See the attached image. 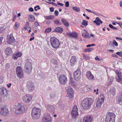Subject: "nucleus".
Returning a JSON list of instances; mask_svg holds the SVG:
<instances>
[{
	"label": "nucleus",
	"instance_id": "f257e3e1",
	"mask_svg": "<svg viewBox=\"0 0 122 122\" xmlns=\"http://www.w3.org/2000/svg\"><path fill=\"white\" fill-rule=\"evenodd\" d=\"M92 103L93 100L92 98H86L82 101L81 106L83 109H88L90 107Z\"/></svg>",
	"mask_w": 122,
	"mask_h": 122
},
{
	"label": "nucleus",
	"instance_id": "f03ea898",
	"mask_svg": "<svg viewBox=\"0 0 122 122\" xmlns=\"http://www.w3.org/2000/svg\"><path fill=\"white\" fill-rule=\"evenodd\" d=\"M41 112V110L39 108H33L32 110L31 113L32 118L34 119L39 118L40 117Z\"/></svg>",
	"mask_w": 122,
	"mask_h": 122
},
{
	"label": "nucleus",
	"instance_id": "7ed1b4c3",
	"mask_svg": "<svg viewBox=\"0 0 122 122\" xmlns=\"http://www.w3.org/2000/svg\"><path fill=\"white\" fill-rule=\"evenodd\" d=\"M50 41L52 46L54 48H58L60 45V43L59 40L55 37H51Z\"/></svg>",
	"mask_w": 122,
	"mask_h": 122
},
{
	"label": "nucleus",
	"instance_id": "20e7f679",
	"mask_svg": "<svg viewBox=\"0 0 122 122\" xmlns=\"http://www.w3.org/2000/svg\"><path fill=\"white\" fill-rule=\"evenodd\" d=\"M115 117L116 115L114 113L108 112L105 118L106 122H115Z\"/></svg>",
	"mask_w": 122,
	"mask_h": 122
},
{
	"label": "nucleus",
	"instance_id": "39448f33",
	"mask_svg": "<svg viewBox=\"0 0 122 122\" xmlns=\"http://www.w3.org/2000/svg\"><path fill=\"white\" fill-rule=\"evenodd\" d=\"M25 108L24 106L20 104L16 106V109L15 111V113L17 114H20L24 112Z\"/></svg>",
	"mask_w": 122,
	"mask_h": 122
},
{
	"label": "nucleus",
	"instance_id": "423d86ee",
	"mask_svg": "<svg viewBox=\"0 0 122 122\" xmlns=\"http://www.w3.org/2000/svg\"><path fill=\"white\" fill-rule=\"evenodd\" d=\"M25 68L26 72L29 74L30 73L32 69L31 62L29 61L26 62L25 65Z\"/></svg>",
	"mask_w": 122,
	"mask_h": 122
},
{
	"label": "nucleus",
	"instance_id": "0eeeda50",
	"mask_svg": "<svg viewBox=\"0 0 122 122\" xmlns=\"http://www.w3.org/2000/svg\"><path fill=\"white\" fill-rule=\"evenodd\" d=\"M81 77V72L79 69H77L73 73V78L75 80L78 81Z\"/></svg>",
	"mask_w": 122,
	"mask_h": 122
},
{
	"label": "nucleus",
	"instance_id": "6e6552de",
	"mask_svg": "<svg viewBox=\"0 0 122 122\" xmlns=\"http://www.w3.org/2000/svg\"><path fill=\"white\" fill-rule=\"evenodd\" d=\"M42 120L44 122H52V118L49 114L46 113L44 115Z\"/></svg>",
	"mask_w": 122,
	"mask_h": 122
},
{
	"label": "nucleus",
	"instance_id": "1a4fd4ad",
	"mask_svg": "<svg viewBox=\"0 0 122 122\" xmlns=\"http://www.w3.org/2000/svg\"><path fill=\"white\" fill-rule=\"evenodd\" d=\"M101 98L99 99L96 103V107L98 109H100L101 107L102 104L104 101L105 97L103 95H101L100 96Z\"/></svg>",
	"mask_w": 122,
	"mask_h": 122
},
{
	"label": "nucleus",
	"instance_id": "9d476101",
	"mask_svg": "<svg viewBox=\"0 0 122 122\" xmlns=\"http://www.w3.org/2000/svg\"><path fill=\"white\" fill-rule=\"evenodd\" d=\"M0 114L3 116L8 115L9 111L8 109L5 107H0Z\"/></svg>",
	"mask_w": 122,
	"mask_h": 122
},
{
	"label": "nucleus",
	"instance_id": "9b49d317",
	"mask_svg": "<svg viewBox=\"0 0 122 122\" xmlns=\"http://www.w3.org/2000/svg\"><path fill=\"white\" fill-rule=\"evenodd\" d=\"M77 110L78 108L77 106L75 105L73 108L71 113L72 117L73 118H76L78 116V114Z\"/></svg>",
	"mask_w": 122,
	"mask_h": 122
},
{
	"label": "nucleus",
	"instance_id": "f8f14e48",
	"mask_svg": "<svg viewBox=\"0 0 122 122\" xmlns=\"http://www.w3.org/2000/svg\"><path fill=\"white\" fill-rule=\"evenodd\" d=\"M8 93L7 89L4 87L0 88V95L4 97H6L7 96Z\"/></svg>",
	"mask_w": 122,
	"mask_h": 122
},
{
	"label": "nucleus",
	"instance_id": "ddd939ff",
	"mask_svg": "<svg viewBox=\"0 0 122 122\" xmlns=\"http://www.w3.org/2000/svg\"><path fill=\"white\" fill-rule=\"evenodd\" d=\"M32 99V97L29 94H27L24 96L23 97V102L25 103H28L30 102Z\"/></svg>",
	"mask_w": 122,
	"mask_h": 122
},
{
	"label": "nucleus",
	"instance_id": "4468645a",
	"mask_svg": "<svg viewBox=\"0 0 122 122\" xmlns=\"http://www.w3.org/2000/svg\"><path fill=\"white\" fill-rule=\"evenodd\" d=\"M117 76L116 77V81H117L122 82V74L121 73L118 71L116 72Z\"/></svg>",
	"mask_w": 122,
	"mask_h": 122
},
{
	"label": "nucleus",
	"instance_id": "2eb2a0df",
	"mask_svg": "<svg viewBox=\"0 0 122 122\" xmlns=\"http://www.w3.org/2000/svg\"><path fill=\"white\" fill-rule=\"evenodd\" d=\"M28 89L30 91H32L34 89L33 83L31 81H28L26 85Z\"/></svg>",
	"mask_w": 122,
	"mask_h": 122
},
{
	"label": "nucleus",
	"instance_id": "dca6fc26",
	"mask_svg": "<svg viewBox=\"0 0 122 122\" xmlns=\"http://www.w3.org/2000/svg\"><path fill=\"white\" fill-rule=\"evenodd\" d=\"M68 88L67 90L68 96L70 98H72L73 97L74 92L72 88L70 87H68Z\"/></svg>",
	"mask_w": 122,
	"mask_h": 122
},
{
	"label": "nucleus",
	"instance_id": "f3484780",
	"mask_svg": "<svg viewBox=\"0 0 122 122\" xmlns=\"http://www.w3.org/2000/svg\"><path fill=\"white\" fill-rule=\"evenodd\" d=\"M92 116L88 115L84 117L83 121L84 122H92Z\"/></svg>",
	"mask_w": 122,
	"mask_h": 122
},
{
	"label": "nucleus",
	"instance_id": "a211bd4d",
	"mask_svg": "<svg viewBox=\"0 0 122 122\" xmlns=\"http://www.w3.org/2000/svg\"><path fill=\"white\" fill-rule=\"evenodd\" d=\"M46 108L47 110L50 112H52L53 114L55 113V111H54L55 107L54 106L51 105H48L46 106Z\"/></svg>",
	"mask_w": 122,
	"mask_h": 122
},
{
	"label": "nucleus",
	"instance_id": "6ab92c4d",
	"mask_svg": "<svg viewBox=\"0 0 122 122\" xmlns=\"http://www.w3.org/2000/svg\"><path fill=\"white\" fill-rule=\"evenodd\" d=\"M86 76V77L89 80H93L94 79V76L90 71L87 72Z\"/></svg>",
	"mask_w": 122,
	"mask_h": 122
},
{
	"label": "nucleus",
	"instance_id": "aec40b11",
	"mask_svg": "<svg viewBox=\"0 0 122 122\" xmlns=\"http://www.w3.org/2000/svg\"><path fill=\"white\" fill-rule=\"evenodd\" d=\"M67 81V78L66 75H61V84H65Z\"/></svg>",
	"mask_w": 122,
	"mask_h": 122
},
{
	"label": "nucleus",
	"instance_id": "412c9836",
	"mask_svg": "<svg viewBox=\"0 0 122 122\" xmlns=\"http://www.w3.org/2000/svg\"><path fill=\"white\" fill-rule=\"evenodd\" d=\"M5 54L7 55H10L12 53V50L9 47H7L5 50Z\"/></svg>",
	"mask_w": 122,
	"mask_h": 122
},
{
	"label": "nucleus",
	"instance_id": "4be33fe9",
	"mask_svg": "<svg viewBox=\"0 0 122 122\" xmlns=\"http://www.w3.org/2000/svg\"><path fill=\"white\" fill-rule=\"evenodd\" d=\"M93 22L98 25H100V24H102V21L98 17H97L95 19V20H94Z\"/></svg>",
	"mask_w": 122,
	"mask_h": 122
},
{
	"label": "nucleus",
	"instance_id": "5701e85b",
	"mask_svg": "<svg viewBox=\"0 0 122 122\" xmlns=\"http://www.w3.org/2000/svg\"><path fill=\"white\" fill-rule=\"evenodd\" d=\"M14 41V37L12 36H8L7 38V42L8 43H12Z\"/></svg>",
	"mask_w": 122,
	"mask_h": 122
},
{
	"label": "nucleus",
	"instance_id": "b1692460",
	"mask_svg": "<svg viewBox=\"0 0 122 122\" xmlns=\"http://www.w3.org/2000/svg\"><path fill=\"white\" fill-rule=\"evenodd\" d=\"M76 58L75 56H72L70 60V62L71 63V65L72 66H73L74 63L76 61Z\"/></svg>",
	"mask_w": 122,
	"mask_h": 122
},
{
	"label": "nucleus",
	"instance_id": "393cba45",
	"mask_svg": "<svg viewBox=\"0 0 122 122\" xmlns=\"http://www.w3.org/2000/svg\"><path fill=\"white\" fill-rule=\"evenodd\" d=\"M61 21L65 26L66 27L69 25V23L65 19L63 18H61Z\"/></svg>",
	"mask_w": 122,
	"mask_h": 122
},
{
	"label": "nucleus",
	"instance_id": "a878e982",
	"mask_svg": "<svg viewBox=\"0 0 122 122\" xmlns=\"http://www.w3.org/2000/svg\"><path fill=\"white\" fill-rule=\"evenodd\" d=\"M16 73H19L20 72H23L22 69L20 66H17L16 68Z\"/></svg>",
	"mask_w": 122,
	"mask_h": 122
},
{
	"label": "nucleus",
	"instance_id": "bb28decb",
	"mask_svg": "<svg viewBox=\"0 0 122 122\" xmlns=\"http://www.w3.org/2000/svg\"><path fill=\"white\" fill-rule=\"evenodd\" d=\"M109 92L111 94H112L113 96H114L116 92L115 88L113 87L112 88L110 89L109 90Z\"/></svg>",
	"mask_w": 122,
	"mask_h": 122
},
{
	"label": "nucleus",
	"instance_id": "cd10ccee",
	"mask_svg": "<svg viewBox=\"0 0 122 122\" xmlns=\"http://www.w3.org/2000/svg\"><path fill=\"white\" fill-rule=\"evenodd\" d=\"M28 19L29 21L32 22L35 20L34 16L32 15H30Z\"/></svg>",
	"mask_w": 122,
	"mask_h": 122
},
{
	"label": "nucleus",
	"instance_id": "c85d7f7f",
	"mask_svg": "<svg viewBox=\"0 0 122 122\" xmlns=\"http://www.w3.org/2000/svg\"><path fill=\"white\" fill-rule=\"evenodd\" d=\"M61 32V28L60 27H56L54 30L52 31V32Z\"/></svg>",
	"mask_w": 122,
	"mask_h": 122
},
{
	"label": "nucleus",
	"instance_id": "c756f323",
	"mask_svg": "<svg viewBox=\"0 0 122 122\" xmlns=\"http://www.w3.org/2000/svg\"><path fill=\"white\" fill-rule=\"evenodd\" d=\"M118 102L120 104H122V95L119 96L118 97Z\"/></svg>",
	"mask_w": 122,
	"mask_h": 122
},
{
	"label": "nucleus",
	"instance_id": "7c9ffc66",
	"mask_svg": "<svg viewBox=\"0 0 122 122\" xmlns=\"http://www.w3.org/2000/svg\"><path fill=\"white\" fill-rule=\"evenodd\" d=\"M23 72H20L19 73H17L16 74L17 76L20 79L23 77Z\"/></svg>",
	"mask_w": 122,
	"mask_h": 122
},
{
	"label": "nucleus",
	"instance_id": "2f4dec72",
	"mask_svg": "<svg viewBox=\"0 0 122 122\" xmlns=\"http://www.w3.org/2000/svg\"><path fill=\"white\" fill-rule=\"evenodd\" d=\"M93 50V49L92 48H89L84 49V51L85 52H90Z\"/></svg>",
	"mask_w": 122,
	"mask_h": 122
},
{
	"label": "nucleus",
	"instance_id": "473e14b6",
	"mask_svg": "<svg viewBox=\"0 0 122 122\" xmlns=\"http://www.w3.org/2000/svg\"><path fill=\"white\" fill-rule=\"evenodd\" d=\"M82 36L85 38H87L88 39L90 38V37L88 34H86L85 33H83L82 34Z\"/></svg>",
	"mask_w": 122,
	"mask_h": 122
},
{
	"label": "nucleus",
	"instance_id": "72a5a7b5",
	"mask_svg": "<svg viewBox=\"0 0 122 122\" xmlns=\"http://www.w3.org/2000/svg\"><path fill=\"white\" fill-rule=\"evenodd\" d=\"M72 9L73 10L76 12H79L80 10V9L79 8L76 7H72Z\"/></svg>",
	"mask_w": 122,
	"mask_h": 122
},
{
	"label": "nucleus",
	"instance_id": "f704fd0d",
	"mask_svg": "<svg viewBox=\"0 0 122 122\" xmlns=\"http://www.w3.org/2000/svg\"><path fill=\"white\" fill-rule=\"evenodd\" d=\"M72 80L73 79L72 78H70V83L73 86H75L76 85V83L74 81H73Z\"/></svg>",
	"mask_w": 122,
	"mask_h": 122
},
{
	"label": "nucleus",
	"instance_id": "c9c22d12",
	"mask_svg": "<svg viewBox=\"0 0 122 122\" xmlns=\"http://www.w3.org/2000/svg\"><path fill=\"white\" fill-rule=\"evenodd\" d=\"M88 22L86 21L85 20H83L82 21L81 24L82 25H84L85 26H87V25Z\"/></svg>",
	"mask_w": 122,
	"mask_h": 122
},
{
	"label": "nucleus",
	"instance_id": "e433bc0d",
	"mask_svg": "<svg viewBox=\"0 0 122 122\" xmlns=\"http://www.w3.org/2000/svg\"><path fill=\"white\" fill-rule=\"evenodd\" d=\"M78 37V36L77 34L76 33H72V37L75 38H77Z\"/></svg>",
	"mask_w": 122,
	"mask_h": 122
},
{
	"label": "nucleus",
	"instance_id": "4c0bfd02",
	"mask_svg": "<svg viewBox=\"0 0 122 122\" xmlns=\"http://www.w3.org/2000/svg\"><path fill=\"white\" fill-rule=\"evenodd\" d=\"M109 26L111 28L114 30H117V28H116L113 26L111 24H110L109 25Z\"/></svg>",
	"mask_w": 122,
	"mask_h": 122
},
{
	"label": "nucleus",
	"instance_id": "58836bf2",
	"mask_svg": "<svg viewBox=\"0 0 122 122\" xmlns=\"http://www.w3.org/2000/svg\"><path fill=\"white\" fill-rule=\"evenodd\" d=\"M55 94L54 92H52L50 94L51 97V98H53L55 96Z\"/></svg>",
	"mask_w": 122,
	"mask_h": 122
},
{
	"label": "nucleus",
	"instance_id": "ea45409f",
	"mask_svg": "<svg viewBox=\"0 0 122 122\" xmlns=\"http://www.w3.org/2000/svg\"><path fill=\"white\" fill-rule=\"evenodd\" d=\"M47 3L49 4H52L53 5H55L56 6H57V5L56 4V3H54L53 2H47V1H45Z\"/></svg>",
	"mask_w": 122,
	"mask_h": 122
},
{
	"label": "nucleus",
	"instance_id": "a19ab883",
	"mask_svg": "<svg viewBox=\"0 0 122 122\" xmlns=\"http://www.w3.org/2000/svg\"><path fill=\"white\" fill-rule=\"evenodd\" d=\"M51 30V27H49L47 28L45 30V32H49Z\"/></svg>",
	"mask_w": 122,
	"mask_h": 122
},
{
	"label": "nucleus",
	"instance_id": "79ce46f5",
	"mask_svg": "<svg viewBox=\"0 0 122 122\" xmlns=\"http://www.w3.org/2000/svg\"><path fill=\"white\" fill-rule=\"evenodd\" d=\"M113 45H115L116 46H117L118 45L117 42L115 40H113Z\"/></svg>",
	"mask_w": 122,
	"mask_h": 122
},
{
	"label": "nucleus",
	"instance_id": "37998d69",
	"mask_svg": "<svg viewBox=\"0 0 122 122\" xmlns=\"http://www.w3.org/2000/svg\"><path fill=\"white\" fill-rule=\"evenodd\" d=\"M19 22H17L15 24V26L16 28H18L19 26Z\"/></svg>",
	"mask_w": 122,
	"mask_h": 122
},
{
	"label": "nucleus",
	"instance_id": "c03bdc74",
	"mask_svg": "<svg viewBox=\"0 0 122 122\" xmlns=\"http://www.w3.org/2000/svg\"><path fill=\"white\" fill-rule=\"evenodd\" d=\"M51 51L49 50H47L46 51V54L48 55H50L51 54Z\"/></svg>",
	"mask_w": 122,
	"mask_h": 122
},
{
	"label": "nucleus",
	"instance_id": "a18cd8bd",
	"mask_svg": "<svg viewBox=\"0 0 122 122\" xmlns=\"http://www.w3.org/2000/svg\"><path fill=\"white\" fill-rule=\"evenodd\" d=\"M18 57L16 54L14 55L13 56V59H17L18 58Z\"/></svg>",
	"mask_w": 122,
	"mask_h": 122
},
{
	"label": "nucleus",
	"instance_id": "49530a36",
	"mask_svg": "<svg viewBox=\"0 0 122 122\" xmlns=\"http://www.w3.org/2000/svg\"><path fill=\"white\" fill-rule=\"evenodd\" d=\"M51 61L54 64V65L55 66H56L57 64V61H55L54 60H52Z\"/></svg>",
	"mask_w": 122,
	"mask_h": 122
},
{
	"label": "nucleus",
	"instance_id": "de8ad7c7",
	"mask_svg": "<svg viewBox=\"0 0 122 122\" xmlns=\"http://www.w3.org/2000/svg\"><path fill=\"white\" fill-rule=\"evenodd\" d=\"M54 22L56 24L58 25L60 24V22L57 20H56L54 21Z\"/></svg>",
	"mask_w": 122,
	"mask_h": 122
},
{
	"label": "nucleus",
	"instance_id": "09e8293b",
	"mask_svg": "<svg viewBox=\"0 0 122 122\" xmlns=\"http://www.w3.org/2000/svg\"><path fill=\"white\" fill-rule=\"evenodd\" d=\"M34 25L36 27H37L38 26H40L39 24L37 21H36L34 23Z\"/></svg>",
	"mask_w": 122,
	"mask_h": 122
},
{
	"label": "nucleus",
	"instance_id": "8fccbe9b",
	"mask_svg": "<svg viewBox=\"0 0 122 122\" xmlns=\"http://www.w3.org/2000/svg\"><path fill=\"white\" fill-rule=\"evenodd\" d=\"M65 5L66 7H68L69 5V2L68 1L66 2L65 3Z\"/></svg>",
	"mask_w": 122,
	"mask_h": 122
},
{
	"label": "nucleus",
	"instance_id": "3c124183",
	"mask_svg": "<svg viewBox=\"0 0 122 122\" xmlns=\"http://www.w3.org/2000/svg\"><path fill=\"white\" fill-rule=\"evenodd\" d=\"M59 12L57 10L55 11L54 14L55 16H57L58 15Z\"/></svg>",
	"mask_w": 122,
	"mask_h": 122
},
{
	"label": "nucleus",
	"instance_id": "603ef678",
	"mask_svg": "<svg viewBox=\"0 0 122 122\" xmlns=\"http://www.w3.org/2000/svg\"><path fill=\"white\" fill-rule=\"evenodd\" d=\"M10 66L9 63H7L5 65V67L7 69L9 68L10 67Z\"/></svg>",
	"mask_w": 122,
	"mask_h": 122
},
{
	"label": "nucleus",
	"instance_id": "864d4df0",
	"mask_svg": "<svg viewBox=\"0 0 122 122\" xmlns=\"http://www.w3.org/2000/svg\"><path fill=\"white\" fill-rule=\"evenodd\" d=\"M95 44H92L91 45H88L86 46V47H90L91 46H95Z\"/></svg>",
	"mask_w": 122,
	"mask_h": 122
},
{
	"label": "nucleus",
	"instance_id": "5fc2aeb1",
	"mask_svg": "<svg viewBox=\"0 0 122 122\" xmlns=\"http://www.w3.org/2000/svg\"><path fill=\"white\" fill-rule=\"evenodd\" d=\"M17 55L18 57H20L21 55V54L20 52H18L16 54Z\"/></svg>",
	"mask_w": 122,
	"mask_h": 122
},
{
	"label": "nucleus",
	"instance_id": "6e6d98bb",
	"mask_svg": "<svg viewBox=\"0 0 122 122\" xmlns=\"http://www.w3.org/2000/svg\"><path fill=\"white\" fill-rule=\"evenodd\" d=\"M95 59L96 61H101V59L98 57V56H96L95 58Z\"/></svg>",
	"mask_w": 122,
	"mask_h": 122
},
{
	"label": "nucleus",
	"instance_id": "4d7b16f0",
	"mask_svg": "<svg viewBox=\"0 0 122 122\" xmlns=\"http://www.w3.org/2000/svg\"><path fill=\"white\" fill-rule=\"evenodd\" d=\"M3 39V37H0V45L2 43V40Z\"/></svg>",
	"mask_w": 122,
	"mask_h": 122
},
{
	"label": "nucleus",
	"instance_id": "13d9d810",
	"mask_svg": "<svg viewBox=\"0 0 122 122\" xmlns=\"http://www.w3.org/2000/svg\"><path fill=\"white\" fill-rule=\"evenodd\" d=\"M50 10L51 12H53L54 11V8L53 7H51L50 8Z\"/></svg>",
	"mask_w": 122,
	"mask_h": 122
},
{
	"label": "nucleus",
	"instance_id": "bf43d9fd",
	"mask_svg": "<svg viewBox=\"0 0 122 122\" xmlns=\"http://www.w3.org/2000/svg\"><path fill=\"white\" fill-rule=\"evenodd\" d=\"M29 10L30 11L32 12L34 10L32 8L30 7L29 9Z\"/></svg>",
	"mask_w": 122,
	"mask_h": 122
},
{
	"label": "nucleus",
	"instance_id": "052dcab7",
	"mask_svg": "<svg viewBox=\"0 0 122 122\" xmlns=\"http://www.w3.org/2000/svg\"><path fill=\"white\" fill-rule=\"evenodd\" d=\"M50 20L52 19L55 18V16L53 15H50Z\"/></svg>",
	"mask_w": 122,
	"mask_h": 122
},
{
	"label": "nucleus",
	"instance_id": "680f3d73",
	"mask_svg": "<svg viewBox=\"0 0 122 122\" xmlns=\"http://www.w3.org/2000/svg\"><path fill=\"white\" fill-rule=\"evenodd\" d=\"M46 19L47 20H50V16H46Z\"/></svg>",
	"mask_w": 122,
	"mask_h": 122
},
{
	"label": "nucleus",
	"instance_id": "e2e57ef3",
	"mask_svg": "<svg viewBox=\"0 0 122 122\" xmlns=\"http://www.w3.org/2000/svg\"><path fill=\"white\" fill-rule=\"evenodd\" d=\"M116 23L117 24H118L121 27V26L122 25V23H120L119 22H116Z\"/></svg>",
	"mask_w": 122,
	"mask_h": 122
},
{
	"label": "nucleus",
	"instance_id": "0e129e2a",
	"mask_svg": "<svg viewBox=\"0 0 122 122\" xmlns=\"http://www.w3.org/2000/svg\"><path fill=\"white\" fill-rule=\"evenodd\" d=\"M86 10L89 12L93 13L90 10L86 9Z\"/></svg>",
	"mask_w": 122,
	"mask_h": 122
},
{
	"label": "nucleus",
	"instance_id": "69168bd1",
	"mask_svg": "<svg viewBox=\"0 0 122 122\" xmlns=\"http://www.w3.org/2000/svg\"><path fill=\"white\" fill-rule=\"evenodd\" d=\"M51 23V22L50 21L48 20L46 22V23L48 24H49Z\"/></svg>",
	"mask_w": 122,
	"mask_h": 122
},
{
	"label": "nucleus",
	"instance_id": "338daca9",
	"mask_svg": "<svg viewBox=\"0 0 122 122\" xmlns=\"http://www.w3.org/2000/svg\"><path fill=\"white\" fill-rule=\"evenodd\" d=\"M67 35L71 36L72 37V33H67Z\"/></svg>",
	"mask_w": 122,
	"mask_h": 122
},
{
	"label": "nucleus",
	"instance_id": "774afa93",
	"mask_svg": "<svg viewBox=\"0 0 122 122\" xmlns=\"http://www.w3.org/2000/svg\"><path fill=\"white\" fill-rule=\"evenodd\" d=\"M112 83V81H111V80H110V81L108 82V85H110Z\"/></svg>",
	"mask_w": 122,
	"mask_h": 122
}]
</instances>
